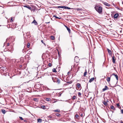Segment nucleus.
<instances>
[{
	"mask_svg": "<svg viewBox=\"0 0 123 123\" xmlns=\"http://www.w3.org/2000/svg\"><path fill=\"white\" fill-rule=\"evenodd\" d=\"M115 58V57L114 56H113L112 57V61L114 63H115V62L116 59Z\"/></svg>",
	"mask_w": 123,
	"mask_h": 123,
	"instance_id": "4468645a",
	"label": "nucleus"
},
{
	"mask_svg": "<svg viewBox=\"0 0 123 123\" xmlns=\"http://www.w3.org/2000/svg\"><path fill=\"white\" fill-rule=\"evenodd\" d=\"M121 113H122L123 114V109L122 110H121Z\"/></svg>",
	"mask_w": 123,
	"mask_h": 123,
	"instance_id": "a18cd8bd",
	"label": "nucleus"
},
{
	"mask_svg": "<svg viewBox=\"0 0 123 123\" xmlns=\"http://www.w3.org/2000/svg\"><path fill=\"white\" fill-rule=\"evenodd\" d=\"M55 115L58 117H59L60 116V114L58 113H56Z\"/></svg>",
	"mask_w": 123,
	"mask_h": 123,
	"instance_id": "473e14b6",
	"label": "nucleus"
},
{
	"mask_svg": "<svg viewBox=\"0 0 123 123\" xmlns=\"http://www.w3.org/2000/svg\"><path fill=\"white\" fill-rule=\"evenodd\" d=\"M120 123H123V122L122 121H120Z\"/></svg>",
	"mask_w": 123,
	"mask_h": 123,
	"instance_id": "8fccbe9b",
	"label": "nucleus"
},
{
	"mask_svg": "<svg viewBox=\"0 0 123 123\" xmlns=\"http://www.w3.org/2000/svg\"><path fill=\"white\" fill-rule=\"evenodd\" d=\"M110 107L111 109L113 110H114L115 109V108L114 106L113 105H111V106Z\"/></svg>",
	"mask_w": 123,
	"mask_h": 123,
	"instance_id": "b1692460",
	"label": "nucleus"
},
{
	"mask_svg": "<svg viewBox=\"0 0 123 123\" xmlns=\"http://www.w3.org/2000/svg\"><path fill=\"white\" fill-rule=\"evenodd\" d=\"M94 78H92L91 79H90L89 80V82L90 83H91L92 82L94 79Z\"/></svg>",
	"mask_w": 123,
	"mask_h": 123,
	"instance_id": "dca6fc26",
	"label": "nucleus"
},
{
	"mask_svg": "<svg viewBox=\"0 0 123 123\" xmlns=\"http://www.w3.org/2000/svg\"><path fill=\"white\" fill-rule=\"evenodd\" d=\"M119 14L118 13H116L114 15V18H117L119 16Z\"/></svg>",
	"mask_w": 123,
	"mask_h": 123,
	"instance_id": "20e7f679",
	"label": "nucleus"
},
{
	"mask_svg": "<svg viewBox=\"0 0 123 123\" xmlns=\"http://www.w3.org/2000/svg\"><path fill=\"white\" fill-rule=\"evenodd\" d=\"M46 100L47 101H49L50 100V98H46Z\"/></svg>",
	"mask_w": 123,
	"mask_h": 123,
	"instance_id": "c9c22d12",
	"label": "nucleus"
},
{
	"mask_svg": "<svg viewBox=\"0 0 123 123\" xmlns=\"http://www.w3.org/2000/svg\"><path fill=\"white\" fill-rule=\"evenodd\" d=\"M109 55H111L112 54V53L111 50L109 49H107Z\"/></svg>",
	"mask_w": 123,
	"mask_h": 123,
	"instance_id": "0eeeda50",
	"label": "nucleus"
},
{
	"mask_svg": "<svg viewBox=\"0 0 123 123\" xmlns=\"http://www.w3.org/2000/svg\"><path fill=\"white\" fill-rule=\"evenodd\" d=\"M38 122L41 123L42 122V120L40 119H37Z\"/></svg>",
	"mask_w": 123,
	"mask_h": 123,
	"instance_id": "4be33fe9",
	"label": "nucleus"
},
{
	"mask_svg": "<svg viewBox=\"0 0 123 123\" xmlns=\"http://www.w3.org/2000/svg\"><path fill=\"white\" fill-rule=\"evenodd\" d=\"M102 102L103 104L104 105H105V106H107V105H108L107 103V102H106V101H103Z\"/></svg>",
	"mask_w": 123,
	"mask_h": 123,
	"instance_id": "f3484780",
	"label": "nucleus"
},
{
	"mask_svg": "<svg viewBox=\"0 0 123 123\" xmlns=\"http://www.w3.org/2000/svg\"><path fill=\"white\" fill-rule=\"evenodd\" d=\"M107 80L108 82H109L110 80V77H108L107 79Z\"/></svg>",
	"mask_w": 123,
	"mask_h": 123,
	"instance_id": "bb28decb",
	"label": "nucleus"
},
{
	"mask_svg": "<svg viewBox=\"0 0 123 123\" xmlns=\"http://www.w3.org/2000/svg\"><path fill=\"white\" fill-rule=\"evenodd\" d=\"M22 85H23L24 86H26L27 85L26 84V82H24L22 84Z\"/></svg>",
	"mask_w": 123,
	"mask_h": 123,
	"instance_id": "aec40b11",
	"label": "nucleus"
},
{
	"mask_svg": "<svg viewBox=\"0 0 123 123\" xmlns=\"http://www.w3.org/2000/svg\"><path fill=\"white\" fill-rule=\"evenodd\" d=\"M64 8L65 9H71V8L69 7H68L66 6H65L64 7Z\"/></svg>",
	"mask_w": 123,
	"mask_h": 123,
	"instance_id": "5701e85b",
	"label": "nucleus"
},
{
	"mask_svg": "<svg viewBox=\"0 0 123 123\" xmlns=\"http://www.w3.org/2000/svg\"><path fill=\"white\" fill-rule=\"evenodd\" d=\"M87 74V72L86 71V70H85V71L84 74V76H86V75Z\"/></svg>",
	"mask_w": 123,
	"mask_h": 123,
	"instance_id": "412c9836",
	"label": "nucleus"
},
{
	"mask_svg": "<svg viewBox=\"0 0 123 123\" xmlns=\"http://www.w3.org/2000/svg\"><path fill=\"white\" fill-rule=\"evenodd\" d=\"M12 17H11V21H12V22H13V20H12Z\"/></svg>",
	"mask_w": 123,
	"mask_h": 123,
	"instance_id": "49530a36",
	"label": "nucleus"
},
{
	"mask_svg": "<svg viewBox=\"0 0 123 123\" xmlns=\"http://www.w3.org/2000/svg\"><path fill=\"white\" fill-rule=\"evenodd\" d=\"M122 4L123 5V1L122 2Z\"/></svg>",
	"mask_w": 123,
	"mask_h": 123,
	"instance_id": "5fc2aeb1",
	"label": "nucleus"
},
{
	"mask_svg": "<svg viewBox=\"0 0 123 123\" xmlns=\"http://www.w3.org/2000/svg\"><path fill=\"white\" fill-rule=\"evenodd\" d=\"M22 86V85H20V86H19V87H18L20 88Z\"/></svg>",
	"mask_w": 123,
	"mask_h": 123,
	"instance_id": "09e8293b",
	"label": "nucleus"
},
{
	"mask_svg": "<svg viewBox=\"0 0 123 123\" xmlns=\"http://www.w3.org/2000/svg\"><path fill=\"white\" fill-rule=\"evenodd\" d=\"M103 4L105 5L108 6H110L111 5L109 4L106 2H104Z\"/></svg>",
	"mask_w": 123,
	"mask_h": 123,
	"instance_id": "1a4fd4ad",
	"label": "nucleus"
},
{
	"mask_svg": "<svg viewBox=\"0 0 123 123\" xmlns=\"http://www.w3.org/2000/svg\"><path fill=\"white\" fill-rule=\"evenodd\" d=\"M30 43H28L27 45V47L28 48H29L30 46Z\"/></svg>",
	"mask_w": 123,
	"mask_h": 123,
	"instance_id": "f704fd0d",
	"label": "nucleus"
},
{
	"mask_svg": "<svg viewBox=\"0 0 123 123\" xmlns=\"http://www.w3.org/2000/svg\"><path fill=\"white\" fill-rule=\"evenodd\" d=\"M55 76L54 77L52 76L51 78L52 79V80L54 82H56V81L58 79L57 78L55 77Z\"/></svg>",
	"mask_w": 123,
	"mask_h": 123,
	"instance_id": "f03ea898",
	"label": "nucleus"
},
{
	"mask_svg": "<svg viewBox=\"0 0 123 123\" xmlns=\"http://www.w3.org/2000/svg\"><path fill=\"white\" fill-rule=\"evenodd\" d=\"M73 67V66H72V68H73V67Z\"/></svg>",
	"mask_w": 123,
	"mask_h": 123,
	"instance_id": "13d9d810",
	"label": "nucleus"
},
{
	"mask_svg": "<svg viewBox=\"0 0 123 123\" xmlns=\"http://www.w3.org/2000/svg\"><path fill=\"white\" fill-rule=\"evenodd\" d=\"M65 27H66L67 28V30H68V32H69V33H70V31H71L70 29L69 28H68V27L66 26H65Z\"/></svg>",
	"mask_w": 123,
	"mask_h": 123,
	"instance_id": "2eb2a0df",
	"label": "nucleus"
},
{
	"mask_svg": "<svg viewBox=\"0 0 123 123\" xmlns=\"http://www.w3.org/2000/svg\"><path fill=\"white\" fill-rule=\"evenodd\" d=\"M76 85L77 86L78 88V89H77V88H76V89L77 90H78L81 87V85L79 83H77L76 84Z\"/></svg>",
	"mask_w": 123,
	"mask_h": 123,
	"instance_id": "423d86ee",
	"label": "nucleus"
},
{
	"mask_svg": "<svg viewBox=\"0 0 123 123\" xmlns=\"http://www.w3.org/2000/svg\"><path fill=\"white\" fill-rule=\"evenodd\" d=\"M58 18V19H60L61 18V17L60 18L58 17V18Z\"/></svg>",
	"mask_w": 123,
	"mask_h": 123,
	"instance_id": "3c124183",
	"label": "nucleus"
},
{
	"mask_svg": "<svg viewBox=\"0 0 123 123\" xmlns=\"http://www.w3.org/2000/svg\"><path fill=\"white\" fill-rule=\"evenodd\" d=\"M78 60H79V58L78 56H76L75 57L74 61V62H75L76 63H77L78 62Z\"/></svg>",
	"mask_w": 123,
	"mask_h": 123,
	"instance_id": "7ed1b4c3",
	"label": "nucleus"
},
{
	"mask_svg": "<svg viewBox=\"0 0 123 123\" xmlns=\"http://www.w3.org/2000/svg\"><path fill=\"white\" fill-rule=\"evenodd\" d=\"M34 100L35 101H37V98H34Z\"/></svg>",
	"mask_w": 123,
	"mask_h": 123,
	"instance_id": "37998d69",
	"label": "nucleus"
},
{
	"mask_svg": "<svg viewBox=\"0 0 123 123\" xmlns=\"http://www.w3.org/2000/svg\"><path fill=\"white\" fill-rule=\"evenodd\" d=\"M24 121L25 122V121Z\"/></svg>",
	"mask_w": 123,
	"mask_h": 123,
	"instance_id": "6e6d98bb",
	"label": "nucleus"
},
{
	"mask_svg": "<svg viewBox=\"0 0 123 123\" xmlns=\"http://www.w3.org/2000/svg\"><path fill=\"white\" fill-rule=\"evenodd\" d=\"M53 17H55L56 18H58V17L56 16L55 15H54L53 16Z\"/></svg>",
	"mask_w": 123,
	"mask_h": 123,
	"instance_id": "79ce46f5",
	"label": "nucleus"
},
{
	"mask_svg": "<svg viewBox=\"0 0 123 123\" xmlns=\"http://www.w3.org/2000/svg\"><path fill=\"white\" fill-rule=\"evenodd\" d=\"M75 65H74L73 66V68H74V67H75Z\"/></svg>",
	"mask_w": 123,
	"mask_h": 123,
	"instance_id": "603ef678",
	"label": "nucleus"
},
{
	"mask_svg": "<svg viewBox=\"0 0 123 123\" xmlns=\"http://www.w3.org/2000/svg\"><path fill=\"white\" fill-rule=\"evenodd\" d=\"M117 105L118 107H119L120 106V105L118 103L117 104Z\"/></svg>",
	"mask_w": 123,
	"mask_h": 123,
	"instance_id": "a19ab883",
	"label": "nucleus"
},
{
	"mask_svg": "<svg viewBox=\"0 0 123 123\" xmlns=\"http://www.w3.org/2000/svg\"><path fill=\"white\" fill-rule=\"evenodd\" d=\"M2 69L3 70H4L6 69L5 68H4V67H2Z\"/></svg>",
	"mask_w": 123,
	"mask_h": 123,
	"instance_id": "c03bdc74",
	"label": "nucleus"
},
{
	"mask_svg": "<svg viewBox=\"0 0 123 123\" xmlns=\"http://www.w3.org/2000/svg\"><path fill=\"white\" fill-rule=\"evenodd\" d=\"M108 101V100H107V101H106V102H107H107Z\"/></svg>",
	"mask_w": 123,
	"mask_h": 123,
	"instance_id": "864d4df0",
	"label": "nucleus"
},
{
	"mask_svg": "<svg viewBox=\"0 0 123 123\" xmlns=\"http://www.w3.org/2000/svg\"><path fill=\"white\" fill-rule=\"evenodd\" d=\"M9 46H10V47H11L12 46L11 45H10L9 43H7V45L6 46V48H7V49H9V47H8Z\"/></svg>",
	"mask_w": 123,
	"mask_h": 123,
	"instance_id": "6e6552de",
	"label": "nucleus"
},
{
	"mask_svg": "<svg viewBox=\"0 0 123 123\" xmlns=\"http://www.w3.org/2000/svg\"><path fill=\"white\" fill-rule=\"evenodd\" d=\"M64 6H57V7L58 8H64Z\"/></svg>",
	"mask_w": 123,
	"mask_h": 123,
	"instance_id": "a878e982",
	"label": "nucleus"
},
{
	"mask_svg": "<svg viewBox=\"0 0 123 123\" xmlns=\"http://www.w3.org/2000/svg\"><path fill=\"white\" fill-rule=\"evenodd\" d=\"M41 42H42V43H43V44L45 45V46H46V44H45L43 42V40H41Z\"/></svg>",
	"mask_w": 123,
	"mask_h": 123,
	"instance_id": "4c0bfd02",
	"label": "nucleus"
},
{
	"mask_svg": "<svg viewBox=\"0 0 123 123\" xmlns=\"http://www.w3.org/2000/svg\"><path fill=\"white\" fill-rule=\"evenodd\" d=\"M57 121H61V119H59L58 120H57Z\"/></svg>",
	"mask_w": 123,
	"mask_h": 123,
	"instance_id": "de8ad7c7",
	"label": "nucleus"
},
{
	"mask_svg": "<svg viewBox=\"0 0 123 123\" xmlns=\"http://www.w3.org/2000/svg\"><path fill=\"white\" fill-rule=\"evenodd\" d=\"M76 10L77 11H80V10H82V9L80 8H77L76 9Z\"/></svg>",
	"mask_w": 123,
	"mask_h": 123,
	"instance_id": "c85d7f7f",
	"label": "nucleus"
},
{
	"mask_svg": "<svg viewBox=\"0 0 123 123\" xmlns=\"http://www.w3.org/2000/svg\"><path fill=\"white\" fill-rule=\"evenodd\" d=\"M52 71L53 72H57V71H56V69L55 68H54L52 69Z\"/></svg>",
	"mask_w": 123,
	"mask_h": 123,
	"instance_id": "c756f323",
	"label": "nucleus"
},
{
	"mask_svg": "<svg viewBox=\"0 0 123 123\" xmlns=\"http://www.w3.org/2000/svg\"><path fill=\"white\" fill-rule=\"evenodd\" d=\"M19 117L20 118V119L22 120H24L23 118L22 117Z\"/></svg>",
	"mask_w": 123,
	"mask_h": 123,
	"instance_id": "ea45409f",
	"label": "nucleus"
},
{
	"mask_svg": "<svg viewBox=\"0 0 123 123\" xmlns=\"http://www.w3.org/2000/svg\"><path fill=\"white\" fill-rule=\"evenodd\" d=\"M24 6L28 8L29 9L31 10V7L28 5H25Z\"/></svg>",
	"mask_w": 123,
	"mask_h": 123,
	"instance_id": "9b49d317",
	"label": "nucleus"
},
{
	"mask_svg": "<svg viewBox=\"0 0 123 123\" xmlns=\"http://www.w3.org/2000/svg\"><path fill=\"white\" fill-rule=\"evenodd\" d=\"M52 64L50 63H49L48 64L49 66L50 67H51L52 66Z\"/></svg>",
	"mask_w": 123,
	"mask_h": 123,
	"instance_id": "e433bc0d",
	"label": "nucleus"
},
{
	"mask_svg": "<svg viewBox=\"0 0 123 123\" xmlns=\"http://www.w3.org/2000/svg\"><path fill=\"white\" fill-rule=\"evenodd\" d=\"M79 117V116L78 114H76L75 115V118H78V117Z\"/></svg>",
	"mask_w": 123,
	"mask_h": 123,
	"instance_id": "7c9ffc66",
	"label": "nucleus"
},
{
	"mask_svg": "<svg viewBox=\"0 0 123 123\" xmlns=\"http://www.w3.org/2000/svg\"><path fill=\"white\" fill-rule=\"evenodd\" d=\"M108 89L109 88L107 86H105V88L102 89V91H104L106 90H108Z\"/></svg>",
	"mask_w": 123,
	"mask_h": 123,
	"instance_id": "39448f33",
	"label": "nucleus"
},
{
	"mask_svg": "<svg viewBox=\"0 0 123 123\" xmlns=\"http://www.w3.org/2000/svg\"><path fill=\"white\" fill-rule=\"evenodd\" d=\"M78 95L79 96H80L81 95V93L80 92H79L78 93Z\"/></svg>",
	"mask_w": 123,
	"mask_h": 123,
	"instance_id": "58836bf2",
	"label": "nucleus"
},
{
	"mask_svg": "<svg viewBox=\"0 0 123 123\" xmlns=\"http://www.w3.org/2000/svg\"><path fill=\"white\" fill-rule=\"evenodd\" d=\"M31 23H34L35 25H37L38 24L37 22L35 20H34V21Z\"/></svg>",
	"mask_w": 123,
	"mask_h": 123,
	"instance_id": "ddd939ff",
	"label": "nucleus"
},
{
	"mask_svg": "<svg viewBox=\"0 0 123 123\" xmlns=\"http://www.w3.org/2000/svg\"><path fill=\"white\" fill-rule=\"evenodd\" d=\"M76 98V97L75 96H73L72 98V99L74 100Z\"/></svg>",
	"mask_w": 123,
	"mask_h": 123,
	"instance_id": "72a5a7b5",
	"label": "nucleus"
},
{
	"mask_svg": "<svg viewBox=\"0 0 123 123\" xmlns=\"http://www.w3.org/2000/svg\"><path fill=\"white\" fill-rule=\"evenodd\" d=\"M53 111L55 112H60V110L59 109H57L56 110H54Z\"/></svg>",
	"mask_w": 123,
	"mask_h": 123,
	"instance_id": "a211bd4d",
	"label": "nucleus"
},
{
	"mask_svg": "<svg viewBox=\"0 0 123 123\" xmlns=\"http://www.w3.org/2000/svg\"><path fill=\"white\" fill-rule=\"evenodd\" d=\"M56 82L58 83V84H59L60 83V80L58 78L56 81Z\"/></svg>",
	"mask_w": 123,
	"mask_h": 123,
	"instance_id": "393cba45",
	"label": "nucleus"
},
{
	"mask_svg": "<svg viewBox=\"0 0 123 123\" xmlns=\"http://www.w3.org/2000/svg\"><path fill=\"white\" fill-rule=\"evenodd\" d=\"M112 75H114V76L116 77L117 80H118V75L117 74H113Z\"/></svg>",
	"mask_w": 123,
	"mask_h": 123,
	"instance_id": "9d476101",
	"label": "nucleus"
},
{
	"mask_svg": "<svg viewBox=\"0 0 123 123\" xmlns=\"http://www.w3.org/2000/svg\"><path fill=\"white\" fill-rule=\"evenodd\" d=\"M49 23V22L48 23Z\"/></svg>",
	"mask_w": 123,
	"mask_h": 123,
	"instance_id": "4d7b16f0",
	"label": "nucleus"
},
{
	"mask_svg": "<svg viewBox=\"0 0 123 123\" xmlns=\"http://www.w3.org/2000/svg\"><path fill=\"white\" fill-rule=\"evenodd\" d=\"M41 108L42 109H46V107L44 106H41Z\"/></svg>",
	"mask_w": 123,
	"mask_h": 123,
	"instance_id": "2f4dec72",
	"label": "nucleus"
},
{
	"mask_svg": "<svg viewBox=\"0 0 123 123\" xmlns=\"http://www.w3.org/2000/svg\"><path fill=\"white\" fill-rule=\"evenodd\" d=\"M94 8L96 11L100 14H101L102 12V8L99 5H95Z\"/></svg>",
	"mask_w": 123,
	"mask_h": 123,
	"instance_id": "f257e3e1",
	"label": "nucleus"
},
{
	"mask_svg": "<svg viewBox=\"0 0 123 123\" xmlns=\"http://www.w3.org/2000/svg\"><path fill=\"white\" fill-rule=\"evenodd\" d=\"M47 117L48 118V119H49L50 120H52L54 119V117H53L52 116H48Z\"/></svg>",
	"mask_w": 123,
	"mask_h": 123,
	"instance_id": "f8f14e48",
	"label": "nucleus"
},
{
	"mask_svg": "<svg viewBox=\"0 0 123 123\" xmlns=\"http://www.w3.org/2000/svg\"><path fill=\"white\" fill-rule=\"evenodd\" d=\"M1 112L4 114H5L6 112L5 110L4 109H2L1 110Z\"/></svg>",
	"mask_w": 123,
	"mask_h": 123,
	"instance_id": "6ab92c4d",
	"label": "nucleus"
},
{
	"mask_svg": "<svg viewBox=\"0 0 123 123\" xmlns=\"http://www.w3.org/2000/svg\"><path fill=\"white\" fill-rule=\"evenodd\" d=\"M50 38L51 39L54 40L55 39V37L53 36H51Z\"/></svg>",
	"mask_w": 123,
	"mask_h": 123,
	"instance_id": "cd10ccee",
	"label": "nucleus"
}]
</instances>
